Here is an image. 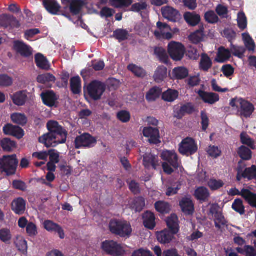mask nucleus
Returning <instances> with one entry per match:
<instances>
[{"label":"nucleus","mask_w":256,"mask_h":256,"mask_svg":"<svg viewBox=\"0 0 256 256\" xmlns=\"http://www.w3.org/2000/svg\"><path fill=\"white\" fill-rule=\"evenodd\" d=\"M49 132L39 138V142L47 147H54L58 144L64 143L67 137L66 132L58 122L50 121L47 124Z\"/></svg>","instance_id":"nucleus-1"},{"label":"nucleus","mask_w":256,"mask_h":256,"mask_svg":"<svg viewBox=\"0 0 256 256\" xmlns=\"http://www.w3.org/2000/svg\"><path fill=\"white\" fill-rule=\"evenodd\" d=\"M232 110L241 116L247 118L250 116L254 110L253 105L242 98H235L230 102Z\"/></svg>","instance_id":"nucleus-2"},{"label":"nucleus","mask_w":256,"mask_h":256,"mask_svg":"<svg viewBox=\"0 0 256 256\" xmlns=\"http://www.w3.org/2000/svg\"><path fill=\"white\" fill-rule=\"evenodd\" d=\"M110 231L122 238H129L132 229L130 222L126 221L112 220L110 223Z\"/></svg>","instance_id":"nucleus-3"},{"label":"nucleus","mask_w":256,"mask_h":256,"mask_svg":"<svg viewBox=\"0 0 256 256\" xmlns=\"http://www.w3.org/2000/svg\"><path fill=\"white\" fill-rule=\"evenodd\" d=\"M252 186H247L239 190L236 188H233L228 192L230 196H240L252 208H256V194L252 192Z\"/></svg>","instance_id":"nucleus-4"},{"label":"nucleus","mask_w":256,"mask_h":256,"mask_svg":"<svg viewBox=\"0 0 256 256\" xmlns=\"http://www.w3.org/2000/svg\"><path fill=\"white\" fill-rule=\"evenodd\" d=\"M18 162L16 154L4 156L0 158V170L7 175L12 174L16 172Z\"/></svg>","instance_id":"nucleus-5"},{"label":"nucleus","mask_w":256,"mask_h":256,"mask_svg":"<svg viewBox=\"0 0 256 256\" xmlns=\"http://www.w3.org/2000/svg\"><path fill=\"white\" fill-rule=\"evenodd\" d=\"M86 91L92 99L98 100L105 91V86L100 82L94 81L87 86Z\"/></svg>","instance_id":"nucleus-6"},{"label":"nucleus","mask_w":256,"mask_h":256,"mask_svg":"<svg viewBox=\"0 0 256 256\" xmlns=\"http://www.w3.org/2000/svg\"><path fill=\"white\" fill-rule=\"evenodd\" d=\"M168 51L170 57L175 61L180 60L184 56L185 49L179 42H171L168 46Z\"/></svg>","instance_id":"nucleus-7"},{"label":"nucleus","mask_w":256,"mask_h":256,"mask_svg":"<svg viewBox=\"0 0 256 256\" xmlns=\"http://www.w3.org/2000/svg\"><path fill=\"white\" fill-rule=\"evenodd\" d=\"M198 150L195 141L190 138H186L182 140L179 145V152L187 156L196 153Z\"/></svg>","instance_id":"nucleus-8"},{"label":"nucleus","mask_w":256,"mask_h":256,"mask_svg":"<svg viewBox=\"0 0 256 256\" xmlns=\"http://www.w3.org/2000/svg\"><path fill=\"white\" fill-rule=\"evenodd\" d=\"M102 250L112 256H120L124 253L123 247L114 240H106L101 244Z\"/></svg>","instance_id":"nucleus-9"},{"label":"nucleus","mask_w":256,"mask_h":256,"mask_svg":"<svg viewBox=\"0 0 256 256\" xmlns=\"http://www.w3.org/2000/svg\"><path fill=\"white\" fill-rule=\"evenodd\" d=\"M162 158L172 165L178 172H182L183 168L178 162L176 154L174 151L164 150L161 154Z\"/></svg>","instance_id":"nucleus-10"},{"label":"nucleus","mask_w":256,"mask_h":256,"mask_svg":"<svg viewBox=\"0 0 256 256\" xmlns=\"http://www.w3.org/2000/svg\"><path fill=\"white\" fill-rule=\"evenodd\" d=\"M96 142L94 138L86 133L76 137L75 140V145L78 148L81 147L90 148L94 146Z\"/></svg>","instance_id":"nucleus-11"},{"label":"nucleus","mask_w":256,"mask_h":256,"mask_svg":"<svg viewBox=\"0 0 256 256\" xmlns=\"http://www.w3.org/2000/svg\"><path fill=\"white\" fill-rule=\"evenodd\" d=\"M158 30L154 32L158 38L170 40L172 38V28L166 24L158 22L156 24Z\"/></svg>","instance_id":"nucleus-12"},{"label":"nucleus","mask_w":256,"mask_h":256,"mask_svg":"<svg viewBox=\"0 0 256 256\" xmlns=\"http://www.w3.org/2000/svg\"><path fill=\"white\" fill-rule=\"evenodd\" d=\"M142 132L144 136L148 138V141L150 143L157 144L160 142L158 129L152 127L144 128Z\"/></svg>","instance_id":"nucleus-13"},{"label":"nucleus","mask_w":256,"mask_h":256,"mask_svg":"<svg viewBox=\"0 0 256 256\" xmlns=\"http://www.w3.org/2000/svg\"><path fill=\"white\" fill-rule=\"evenodd\" d=\"M44 226L47 231L57 234L60 239H64L65 238L63 228L53 222L49 220H46L44 222Z\"/></svg>","instance_id":"nucleus-14"},{"label":"nucleus","mask_w":256,"mask_h":256,"mask_svg":"<svg viewBox=\"0 0 256 256\" xmlns=\"http://www.w3.org/2000/svg\"><path fill=\"white\" fill-rule=\"evenodd\" d=\"M12 48L16 53L24 57H28L32 54V48L22 41H14Z\"/></svg>","instance_id":"nucleus-15"},{"label":"nucleus","mask_w":256,"mask_h":256,"mask_svg":"<svg viewBox=\"0 0 256 256\" xmlns=\"http://www.w3.org/2000/svg\"><path fill=\"white\" fill-rule=\"evenodd\" d=\"M3 131L4 134L12 136L18 139L22 138L24 136V131L22 128L10 124L4 126Z\"/></svg>","instance_id":"nucleus-16"},{"label":"nucleus","mask_w":256,"mask_h":256,"mask_svg":"<svg viewBox=\"0 0 256 256\" xmlns=\"http://www.w3.org/2000/svg\"><path fill=\"white\" fill-rule=\"evenodd\" d=\"M163 17L172 22H176L180 17L179 12L174 8L170 6H166L162 8Z\"/></svg>","instance_id":"nucleus-17"},{"label":"nucleus","mask_w":256,"mask_h":256,"mask_svg":"<svg viewBox=\"0 0 256 256\" xmlns=\"http://www.w3.org/2000/svg\"><path fill=\"white\" fill-rule=\"evenodd\" d=\"M242 178L248 180H256V166H252L250 168H246L242 172L240 170H238L236 180L240 181Z\"/></svg>","instance_id":"nucleus-18"},{"label":"nucleus","mask_w":256,"mask_h":256,"mask_svg":"<svg viewBox=\"0 0 256 256\" xmlns=\"http://www.w3.org/2000/svg\"><path fill=\"white\" fill-rule=\"evenodd\" d=\"M182 212L186 215L192 214L194 212V206L190 198H184L180 202Z\"/></svg>","instance_id":"nucleus-19"},{"label":"nucleus","mask_w":256,"mask_h":256,"mask_svg":"<svg viewBox=\"0 0 256 256\" xmlns=\"http://www.w3.org/2000/svg\"><path fill=\"white\" fill-rule=\"evenodd\" d=\"M43 4L48 12L54 15L58 14L61 8L60 6L54 0H43Z\"/></svg>","instance_id":"nucleus-20"},{"label":"nucleus","mask_w":256,"mask_h":256,"mask_svg":"<svg viewBox=\"0 0 256 256\" xmlns=\"http://www.w3.org/2000/svg\"><path fill=\"white\" fill-rule=\"evenodd\" d=\"M198 94L205 103L210 104H212L219 100L218 95L214 93H208L200 90Z\"/></svg>","instance_id":"nucleus-21"},{"label":"nucleus","mask_w":256,"mask_h":256,"mask_svg":"<svg viewBox=\"0 0 256 256\" xmlns=\"http://www.w3.org/2000/svg\"><path fill=\"white\" fill-rule=\"evenodd\" d=\"M230 57L231 52L228 49L221 46L218 50L215 61L219 63H224L228 60Z\"/></svg>","instance_id":"nucleus-22"},{"label":"nucleus","mask_w":256,"mask_h":256,"mask_svg":"<svg viewBox=\"0 0 256 256\" xmlns=\"http://www.w3.org/2000/svg\"><path fill=\"white\" fill-rule=\"evenodd\" d=\"M143 224L144 226L152 230L156 226V216L154 214L150 212H146L142 216Z\"/></svg>","instance_id":"nucleus-23"},{"label":"nucleus","mask_w":256,"mask_h":256,"mask_svg":"<svg viewBox=\"0 0 256 256\" xmlns=\"http://www.w3.org/2000/svg\"><path fill=\"white\" fill-rule=\"evenodd\" d=\"M166 223L172 234H176L179 231L178 218L175 214H172L166 220Z\"/></svg>","instance_id":"nucleus-24"},{"label":"nucleus","mask_w":256,"mask_h":256,"mask_svg":"<svg viewBox=\"0 0 256 256\" xmlns=\"http://www.w3.org/2000/svg\"><path fill=\"white\" fill-rule=\"evenodd\" d=\"M242 38L247 50L251 54H256V46L250 35L248 33H244Z\"/></svg>","instance_id":"nucleus-25"},{"label":"nucleus","mask_w":256,"mask_h":256,"mask_svg":"<svg viewBox=\"0 0 256 256\" xmlns=\"http://www.w3.org/2000/svg\"><path fill=\"white\" fill-rule=\"evenodd\" d=\"M14 103L17 106H22L27 101L28 94L25 91H20L12 96Z\"/></svg>","instance_id":"nucleus-26"},{"label":"nucleus","mask_w":256,"mask_h":256,"mask_svg":"<svg viewBox=\"0 0 256 256\" xmlns=\"http://www.w3.org/2000/svg\"><path fill=\"white\" fill-rule=\"evenodd\" d=\"M41 97L44 103L48 106H54L57 100L56 96L52 91H47L45 92H42L41 94Z\"/></svg>","instance_id":"nucleus-27"},{"label":"nucleus","mask_w":256,"mask_h":256,"mask_svg":"<svg viewBox=\"0 0 256 256\" xmlns=\"http://www.w3.org/2000/svg\"><path fill=\"white\" fill-rule=\"evenodd\" d=\"M12 210L16 214H22L26 209V203L22 198H18L13 201L12 204Z\"/></svg>","instance_id":"nucleus-28"},{"label":"nucleus","mask_w":256,"mask_h":256,"mask_svg":"<svg viewBox=\"0 0 256 256\" xmlns=\"http://www.w3.org/2000/svg\"><path fill=\"white\" fill-rule=\"evenodd\" d=\"M168 76V70L164 66H158L156 70L154 75V80L157 82H163Z\"/></svg>","instance_id":"nucleus-29"},{"label":"nucleus","mask_w":256,"mask_h":256,"mask_svg":"<svg viewBox=\"0 0 256 256\" xmlns=\"http://www.w3.org/2000/svg\"><path fill=\"white\" fill-rule=\"evenodd\" d=\"M156 235L158 242L163 244L170 242L174 238L172 234L166 230L157 232Z\"/></svg>","instance_id":"nucleus-30"},{"label":"nucleus","mask_w":256,"mask_h":256,"mask_svg":"<svg viewBox=\"0 0 256 256\" xmlns=\"http://www.w3.org/2000/svg\"><path fill=\"white\" fill-rule=\"evenodd\" d=\"M14 244L18 250L22 254L26 255L28 252L27 242L24 237L18 236L16 238Z\"/></svg>","instance_id":"nucleus-31"},{"label":"nucleus","mask_w":256,"mask_h":256,"mask_svg":"<svg viewBox=\"0 0 256 256\" xmlns=\"http://www.w3.org/2000/svg\"><path fill=\"white\" fill-rule=\"evenodd\" d=\"M144 164L147 168L152 167L156 169L159 166L158 158L150 154H146L144 158Z\"/></svg>","instance_id":"nucleus-32"},{"label":"nucleus","mask_w":256,"mask_h":256,"mask_svg":"<svg viewBox=\"0 0 256 256\" xmlns=\"http://www.w3.org/2000/svg\"><path fill=\"white\" fill-rule=\"evenodd\" d=\"M194 197L201 202H205L210 196L208 190L205 187L197 188L194 192Z\"/></svg>","instance_id":"nucleus-33"},{"label":"nucleus","mask_w":256,"mask_h":256,"mask_svg":"<svg viewBox=\"0 0 256 256\" xmlns=\"http://www.w3.org/2000/svg\"><path fill=\"white\" fill-rule=\"evenodd\" d=\"M63 3L70 4V10L74 14H77L84 4L82 0H63Z\"/></svg>","instance_id":"nucleus-34"},{"label":"nucleus","mask_w":256,"mask_h":256,"mask_svg":"<svg viewBox=\"0 0 256 256\" xmlns=\"http://www.w3.org/2000/svg\"><path fill=\"white\" fill-rule=\"evenodd\" d=\"M184 18L186 21L192 26L197 25L200 20L199 15L190 12H186L184 15Z\"/></svg>","instance_id":"nucleus-35"},{"label":"nucleus","mask_w":256,"mask_h":256,"mask_svg":"<svg viewBox=\"0 0 256 256\" xmlns=\"http://www.w3.org/2000/svg\"><path fill=\"white\" fill-rule=\"evenodd\" d=\"M0 146L4 150L8 152L12 151L16 147L15 142L8 138L0 140Z\"/></svg>","instance_id":"nucleus-36"},{"label":"nucleus","mask_w":256,"mask_h":256,"mask_svg":"<svg viewBox=\"0 0 256 256\" xmlns=\"http://www.w3.org/2000/svg\"><path fill=\"white\" fill-rule=\"evenodd\" d=\"M35 61L37 66L44 70H48L50 68V64L46 58L42 54H38L35 56Z\"/></svg>","instance_id":"nucleus-37"},{"label":"nucleus","mask_w":256,"mask_h":256,"mask_svg":"<svg viewBox=\"0 0 256 256\" xmlns=\"http://www.w3.org/2000/svg\"><path fill=\"white\" fill-rule=\"evenodd\" d=\"M236 250L244 256H256V250L250 245H245L242 248H237Z\"/></svg>","instance_id":"nucleus-38"},{"label":"nucleus","mask_w":256,"mask_h":256,"mask_svg":"<svg viewBox=\"0 0 256 256\" xmlns=\"http://www.w3.org/2000/svg\"><path fill=\"white\" fill-rule=\"evenodd\" d=\"M153 250L156 256H180L175 249L168 250L162 252L159 246H156L153 248Z\"/></svg>","instance_id":"nucleus-39"},{"label":"nucleus","mask_w":256,"mask_h":256,"mask_svg":"<svg viewBox=\"0 0 256 256\" xmlns=\"http://www.w3.org/2000/svg\"><path fill=\"white\" fill-rule=\"evenodd\" d=\"M178 92L177 90L169 89L162 94V98L164 101L172 102L178 98Z\"/></svg>","instance_id":"nucleus-40"},{"label":"nucleus","mask_w":256,"mask_h":256,"mask_svg":"<svg viewBox=\"0 0 256 256\" xmlns=\"http://www.w3.org/2000/svg\"><path fill=\"white\" fill-rule=\"evenodd\" d=\"M145 206L144 200L142 198H138L131 200L130 202V207L135 211H140Z\"/></svg>","instance_id":"nucleus-41"},{"label":"nucleus","mask_w":256,"mask_h":256,"mask_svg":"<svg viewBox=\"0 0 256 256\" xmlns=\"http://www.w3.org/2000/svg\"><path fill=\"white\" fill-rule=\"evenodd\" d=\"M212 66V61L206 54L202 55L200 62V68L204 71H208Z\"/></svg>","instance_id":"nucleus-42"},{"label":"nucleus","mask_w":256,"mask_h":256,"mask_svg":"<svg viewBox=\"0 0 256 256\" xmlns=\"http://www.w3.org/2000/svg\"><path fill=\"white\" fill-rule=\"evenodd\" d=\"M154 206L156 211L161 214H166L170 210V205L164 201H158L156 202Z\"/></svg>","instance_id":"nucleus-43"},{"label":"nucleus","mask_w":256,"mask_h":256,"mask_svg":"<svg viewBox=\"0 0 256 256\" xmlns=\"http://www.w3.org/2000/svg\"><path fill=\"white\" fill-rule=\"evenodd\" d=\"M12 122L19 125H24L27 122V118L24 114L21 113H14L11 116Z\"/></svg>","instance_id":"nucleus-44"},{"label":"nucleus","mask_w":256,"mask_h":256,"mask_svg":"<svg viewBox=\"0 0 256 256\" xmlns=\"http://www.w3.org/2000/svg\"><path fill=\"white\" fill-rule=\"evenodd\" d=\"M71 89L73 93L78 94L81 92V83L80 77L72 78L70 80Z\"/></svg>","instance_id":"nucleus-45"},{"label":"nucleus","mask_w":256,"mask_h":256,"mask_svg":"<svg viewBox=\"0 0 256 256\" xmlns=\"http://www.w3.org/2000/svg\"><path fill=\"white\" fill-rule=\"evenodd\" d=\"M161 92L160 88H154L148 92L146 96V98L148 102L154 101L160 96Z\"/></svg>","instance_id":"nucleus-46"},{"label":"nucleus","mask_w":256,"mask_h":256,"mask_svg":"<svg viewBox=\"0 0 256 256\" xmlns=\"http://www.w3.org/2000/svg\"><path fill=\"white\" fill-rule=\"evenodd\" d=\"M12 238V234L9 228H2L0 230V240L6 244L9 242Z\"/></svg>","instance_id":"nucleus-47"},{"label":"nucleus","mask_w":256,"mask_h":256,"mask_svg":"<svg viewBox=\"0 0 256 256\" xmlns=\"http://www.w3.org/2000/svg\"><path fill=\"white\" fill-rule=\"evenodd\" d=\"M55 77L50 73L39 75L37 78V81L41 84H47L49 82H54Z\"/></svg>","instance_id":"nucleus-48"},{"label":"nucleus","mask_w":256,"mask_h":256,"mask_svg":"<svg viewBox=\"0 0 256 256\" xmlns=\"http://www.w3.org/2000/svg\"><path fill=\"white\" fill-rule=\"evenodd\" d=\"M172 74L176 78L183 79L188 75V71L184 68L178 67L174 68Z\"/></svg>","instance_id":"nucleus-49"},{"label":"nucleus","mask_w":256,"mask_h":256,"mask_svg":"<svg viewBox=\"0 0 256 256\" xmlns=\"http://www.w3.org/2000/svg\"><path fill=\"white\" fill-rule=\"evenodd\" d=\"M154 54L161 62L165 64L168 62V57L166 50L163 48H156L154 50Z\"/></svg>","instance_id":"nucleus-50"},{"label":"nucleus","mask_w":256,"mask_h":256,"mask_svg":"<svg viewBox=\"0 0 256 256\" xmlns=\"http://www.w3.org/2000/svg\"><path fill=\"white\" fill-rule=\"evenodd\" d=\"M128 68L136 76L138 77H144L146 76V72L141 67L136 66L134 64H130Z\"/></svg>","instance_id":"nucleus-51"},{"label":"nucleus","mask_w":256,"mask_h":256,"mask_svg":"<svg viewBox=\"0 0 256 256\" xmlns=\"http://www.w3.org/2000/svg\"><path fill=\"white\" fill-rule=\"evenodd\" d=\"M239 156L244 160H249L252 158V152L250 150L244 146H240L238 151Z\"/></svg>","instance_id":"nucleus-52"},{"label":"nucleus","mask_w":256,"mask_h":256,"mask_svg":"<svg viewBox=\"0 0 256 256\" xmlns=\"http://www.w3.org/2000/svg\"><path fill=\"white\" fill-rule=\"evenodd\" d=\"M240 141L242 144L247 145L252 149H255L254 141L250 138L246 133L242 132L240 134Z\"/></svg>","instance_id":"nucleus-53"},{"label":"nucleus","mask_w":256,"mask_h":256,"mask_svg":"<svg viewBox=\"0 0 256 256\" xmlns=\"http://www.w3.org/2000/svg\"><path fill=\"white\" fill-rule=\"evenodd\" d=\"M238 28L242 30H244L247 26L246 18L243 12H240L238 14Z\"/></svg>","instance_id":"nucleus-54"},{"label":"nucleus","mask_w":256,"mask_h":256,"mask_svg":"<svg viewBox=\"0 0 256 256\" xmlns=\"http://www.w3.org/2000/svg\"><path fill=\"white\" fill-rule=\"evenodd\" d=\"M208 185L212 190H216L223 186L224 182L220 180L211 179L208 182Z\"/></svg>","instance_id":"nucleus-55"},{"label":"nucleus","mask_w":256,"mask_h":256,"mask_svg":"<svg viewBox=\"0 0 256 256\" xmlns=\"http://www.w3.org/2000/svg\"><path fill=\"white\" fill-rule=\"evenodd\" d=\"M204 36V32L201 29L199 30L196 31V32L192 34L190 36V40L194 44H197L200 42Z\"/></svg>","instance_id":"nucleus-56"},{"label":"nucleus","mask_w":256,"mask_h":256,"mask_svg":"<svg viewBox=\"0 0 256 256\" xmlns=\"http://www.w3.org/2000/svg\"><path fill=\"white\" fill-rule=\"evenodd\" d=\"M206 152L210 156L213 158H216L220 156L222 152L218 146H210L206 150Z\"/></svg>","instance_id":"nucleus-57"},{"label":"nucleus","mask_w":256,"mask_h":256,"mask_svg":"<svg viewBox=\"0 0 256 256\" xmlns=\"http://www.w3.org/2000/svg\"><path fill=\"white\" fill-rule=\"evenodd\" d=\"M232 208L235 211L240 213V214H242L244 212V207L242 200L240 199H236L234 201L232 205Z\"/></svg>","instance_id":"nucleus-58"},{"label":"nucleus","mask_w":256,"mask_h":256,"mask_svg":"<svg viewBox=\"0 0 256 256\" xmlns=\"http://www.w3.org/2000/svg\"><path fill=\"white\" fill-rule=\"evenodd\" d=\"M133 0H112V5L116 8L128 7L132 3Z\"/></svg>","instance_id":"nucleus-59"},{"label":"nucleus","mask_w":256,"mask_h":256,"mask_svg":"<svg viewBox=\"0 0 256 256\" xmlns=\"http://www.w3.org/2000/svg\"><path fill=\"white\" fill-rule=\"evenodd\" d=\"M13 82L12 79L6 74L0 75V86L8 87Z\"/></svg>","instance_id":"nucleus-60"},{"label":"nucleus","mask_w":256,"mask_h":256,"mask_svg":"<svg viewBox=\"0 0 256 256\" xmlns=\"http://www.w3.org/2000/svg\"><path fill=\"white\" fill-rule=\"evenodd\" d=\"M12 16L7 14H2L0 16V26L3 28H7L11 24Z\"/></svg>","instance_id":"nucleus-61"},{"label":"nucleus","mask_w":256,"mask_h":256,"mask_svg":"<svg viewBox=\"0 0 256 256\" xmlns=\"http://www.w3.org/2000/svg\"><path fill=\"white\" fill-rule=\"evenodd\" d=\"M230 50L234 56L242 58L246 50L243 47L232 46Z\"/></svg>","instance_id":"nucleus-62"},{"label":"nucleus","mask_w":256,"mask_h":256,"mask_svg":"<svg viewBox=\"0 0 256 256\" xmlns=\"http://www.w3.org/2000/svg\"><path fill=\"white\" fill-rule=\"evenodd\" d=\"M214 220L215 225L217 228H220L222 225L226 224V220L222 214V212L212 216Z\"/></svg>","instance_id":"nucleus-63"},{"label":"nucleus","mask_w":256,"mask_h":256,"mask_svg":"<svg viewBox=\"0 0 256 256\" xmlns=\"http://www.w3.org/2000/svg\"><path fill=\"white\" fill-rule=\"evenodd\" d=\"M205 19L209 23H216L218 20L217 16L214 12L210 11L206 13Z\"/></svg>","instance_id":"nucleus-64"}]
</instances>
